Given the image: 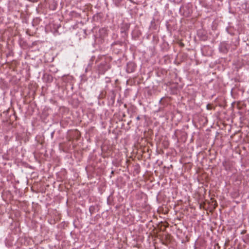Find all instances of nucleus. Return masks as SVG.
<instances>
[{
	"mask_svg": "<svg viewBox=\"0 0 249 249\" xmlns=\"http://www.w3.org/2000/svg\"><path fill=\"white\" fill-rule=\"evenodd\" d=\"M110 68L109 64L106 62L101 63L98 66V71L99 74H104Z\"/></svg>",
	"mask_w": 249,
	"mask_h": 249,
	"instance_id": "nucleus-1",
	"label": "nucleus"
},
{
	"mask_svg": "<svg viewBox=\"0 0 249 249\" xmlns=\"http://www.w3.org/2000/svg\"><path fill=\"white\" fill-rule=\"evenodd\" d=\"M226 32L230 35L233 36L234 33L233 31V28L231 26H228L226 28Z\"/></svg>",
	"mask_w": 249,
	"mask_h": 249,
	"instance_id": "nucleus-7",
	"label": "nucleus"
},
{
	"mask_svg": "<svg viewBox=\"0 0 249 249\" xmlns=\"http://www.w3.org/2000/svg\"><path fill=\"white\" fill-rule=\"evenodd\" d=\"M30 1H33L34 2L36 0H28Z\"/></svg>",
	"mask_w": 249,
	"mask_h": 249,
	"instance_id": "nucleus-16",
	"label": "nucleus"
},
{
	"mask_svg": "<svg viewBox=\"0 0 249 249\" xmlns=\"http://www.w3.org/2000/svg\"><path fill=\"white\" fill-rule=\"evenodd\" d=\"M136 120H140V117L139 116H138L136 118Z\"/></svg>",
	"mask_w": 249,
	"mask_h": 249,
	"instance_id": "nucleus-15",
	"label": "nucleus"
},
{
	"mask_svg": "<svg viewBox=\"0 0 249 249\" xmlns=\"http://www.w3.org/2000/svg\"><path fill=\"white\" fill-rule=\"evenodd\" d=\"M93 58H94L93 56H92L91 58V59H90L89 62V63L88 64V66L87 67L89 68L90 69H91V67H92V63H93Z\"/></svg>",
	"mask_w": 249,
	"mask_h": 249,
	"instance_id": "nucleus-9",
	"label": "nucleus"
},
{
	"mask_svg": "<svg viewBox=\"0 0 249 249\" xmlns=\"http://www.w3.org/2000/svg\"><path fill=\"white\" fill-rule=\"evenodd\" d=\"M43 79L46 82L51 83L53 80V77L52 75L48 73H45L43 75Z\"/></svg>",
	"mask_w": 249,
	"mask_h": 249,
	"instance_id": "nucleus-5",
	"label": "nucleus"
},
{
	"mask_svg": "<svg viewBox=\"0 0 249 249\" xmlns=\"http://www.w3.org/2000/svg\"><path fill=\"white\" fill-rule=\"evenodd\" d=\"M111 100H112L113 102L114 103V100H115V95H113V96L111 97Z\"/></svg>",
	"mask_w": 249,
	"mask_h": 249,
	"instance_id": "nucleus-14",
	"label": "nucleus"
},
{
	"mask_svg": "<svg viewBox=\"0 0 249 249\" xmlns=\"http://www.w3.org/2000/svg\"><path fill=\"white\" fill-rule=\"evenodd\" d=\"M136 68V64L132 61L127 63L126 68V71L127 73H132L135 71Z\"/></svg>",
	"mask_w": 249,
	"mask_h": 249,
	"instance_id": "nucleus-2",
	"label": "nucleus"
},
{
	"mask_svg": "<svg viewBox=\"0 0 249 249\" xmlns=\"http://www.w3.org/2000/svg\"><path fill=\"white\" fill-rule=\"evenodd\" d=\"M54 134V131H53V132H52L51 133V138H53Z\"/></svg>",
	"mask_w": 249,
	"mask_h": 249,
	"instance_id": "nucleus-13",
	"label": "nucleus"
},
{
	"mask_svg": "<svg viewBox=\"0 0 249 249\" xmlns=\"http://www.w3.org/2000/svg\"><path fill=\"white\" fill-rule=\"evenodd\" d=\"M91 69H89V68L87 67L86 69H85V71L87 72H88V71H90Z\"/></svg>",
	"mask_w": 249,
	"mask_h": 249,
	"instance_id": "nucleus-12",
	"label": "nucleus"
},
{
	"mask_svg": "<svg viewBox=\"0 0 249 249\" xmlns=\"http://www.w3.org/2000/svg\"><path fill=\"white\" fill-rule=\"evenodd\" d=\"M110 82H111V80H110V78L107 77L105 78V82L106 83H109Z\"/></svg>",
	"mask_w": 249,
	"mask_h": 249,
	"instance_id": "nucleus-11",
	"label": "nucleus"
},
{
	"mask_svg": "<svg viewBox=\"0 0 249 249\" xmlns=\"http://www.w3.org/2000/svg\"><path fill=\"white\" fill-rule=\"evenodd\" d=\"M130 26V24L129 23L123 22L120 26L121 34L128 33Z\"/></svg>",
	"mask_w": 249,
	"mask_h": 249,
	"instance_id": "nucleus-4",
	"label": "nucleus"
},
{
	"mask_svg": "<svg viewBox=\"0 0 249 249\" xmlns=\"http://www.w3.org/2000/svg\"><path fill=\"white\" fill-rule=\"evenodd\" d=\"M182 10H183L182 15L184 16L188 17L192 13V10L190 9L189 5L181 7L179 9V11L181 12Z\"/></svg>",
	"mask_w": 249,
	"mask_h": 249,
	"instance_id": "nucleus-3",
	"label": "nucleus"
},
{
	"mask_svg": "<svg viewBox=\"0 0 249 249\" xmlns=\"http://www.w3.org/2000/svg\"><path fill=\"white\" fill-rule=\"evenodd\" d=\"M124 43H125L124 42V41H123L121 39L120 40H117V41H114L111 44V46L112 48L115 49L116 45H119V46L122 47Z\"/></svg>",
	"mask_w": 249,
	"mask_h": 249,
	"instance_id": "nucleus-6",
	"label": "nucleus"
},
{
	"mask_svg": "<svg viewBox=\"0 0 249 249\" xmlns=\"http://www.w3.org/2000/svg\"><path fill=\"white\" fill-rule=\"evenodd\" d=\"M121 39L124 41V42L125 43L126 40H127V38H128V33H125L121 34Z\"/></svg>",
	"mask_w": 249,
	"mask_h": 249,
	"instance_id": "nucleus-8",
	"label": "nucleus"
},
{
	"mask_svg": "<svg viewBox=\"0 0 249 249\" xmlns=\"http://www.w3.org/2000/svg\"><path fill=\"white\" fill-rule=\"evenodd\" d=\"M94 210V208L93 206H91L89 207V212H90L91 214H92L93 213Z\"/></svg>",
	"mask_w": 249,
	"mask_h": 249,
	"instance_id": "nucleus-10",
	"label": "nucleus"
}]
</instances>
